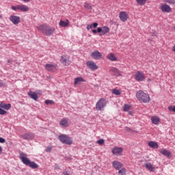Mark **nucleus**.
<instances>
[{"instance_id": "34", "label": "nucleus", "mask_w": 175, "mask_h": 175, "mask_svg": "<svg viewBox=\"0 0 175 175\" xmlns=\"http://www.w3.org/2000/svg\"><path fill=\"white\" fill-rule=\"evenodd\" d=\"M112 94H113L114 95H121V91L117 89H113Z\"/></svg>"}, {"instance_id": "19", "label": "nucleus", "mask_w": 175, "mask_h": 175, "mask_svg": "<svg viewBox=\"0 0 175 175\" xmlns=\"http://www.w3.org/2000/svg\"><path fill=\"white\" fill-rule=\"evenodd\" d=\"M91 57H92V58L94 59H99L102 58V53L98 51H96L92 53Z\"/></svg>"}, {"instance_id": "37", "label": "nucleus", "mask_w": 175, "mask_h": 175, "mask_svg": "<svg viewBox=\"0 0 175 175\" xmlns=\"http://www.w3.org/2000/svg\"><path fill=\"white\" fill-rule=\"evenodd\" d=\"M97 144H99L100 146H103V144H105V139H100L98 140Z\"/></svg>"}, {"instance_id": "52", "label": "nucleus", "mask_w": 175, "mask_h": 175, "mask_svg": "<svg viewBox=\"0 0 175 175\" xmlns=\"http://www.w3.org/2000/svg\"><path fill=\"white\" fill-rule=\"evenodd\" d=\"M23 2H29V0H22Z\"/></svg>"}, {"instance_id": "12", "label": "nucleus", "mask_w": 175, "mask_h": 175, "mask_svg": "<svg viewBox=\"0 0 175 175\" xmlns=\"http://www.w3.org/2000/svg\"><path fill=\"white\" fill-rule=\"evenodd\" d=\"M160 9L163 13H170V12H172V8H170L167 4L161 3Z\"/></svg>"}, {"instance_id": "10", "label": "nucleus", "mask_w": 175, "mask_h": 175, "mask_svg": "<svg viewBox=\"0 0 175 175\" xmlns=\"http://www.w3.org/2000/svg\"><path fill=\"white\" fill-rule=\"evenodd\" d=\"M119 18H120V21L125 23L128 20V18H129V16L126 12L122 11L119 13Z\"/></svg>"}, {"instance_id": "25", "label": "nucleus", "mask_w": 175, "mask_h": 175, "mask_svg": "<svg viewBox=\"0 0 175 175\" xmlns=\"http://www.w3.org/2000/svg\"><path fill=\"white\" fill-rule=\"evenodd\" d=\"M148 145L149 146V147H150V148H158L159 145H158V142H154V141H150L148 143Z\"/></svg>"}, {"instance_id": "5", "label": "nucleus", "mask_w": 175, "mask_h": 175, "mask_svg": "<svg viewBox=\"0 0 175 175\" xmlns=\"http://www.w3.org/2000/svg\"><path fill=\"white\" fill-rule=\"evenodd\" d=\"M59 140L64 144H68L70 145L72 143H73V141H72V139L66 135H62L58 137Z\"/></svg>"}, {"instance_id": "47", "label": "nucleus", "mask_w": 175, "mask_h": 175, "mask_svg": "<svg viewBox=\"0 0 175 175\" xmlns=\"http://www.w3.org/2000/svg\"><path fill=\"white\" fill-rule=\"evenodd\" d=\"M92 33H94V34L98 32V31H96V30H95V29L92 30Z\"/></svg>"}, {"instance_id": "32", "label": "nucleus", "mask_w": 175, "mask_h": 175, "mask_svg": "<svg viewBox=\"0 0 175 175\" xmlns=\"http://www.w3.org/2000/svg\"><path fill=\"white\" fill-rule=\"evenodd\" d=\"M118 175H126V170L125 167H122L118 171Z\"/></svg>"}, {"instance_id": "27", "label": "nucleus", "mask_w": 175, "mask_h": 175, "mask_svg": "<svg viewBox=\"0 0 175 175\" xmlns=\"http://www.w3.org/2000/svg\"><path fill=\"white\" fill-rule=\"evenodd\" d=\"M18 9L21 10V12H28V10H29L28 6L25 5H18Z\"/></svg>"}, {"instance_id": "29", "label": "nucleus", "mask_w": 175, "mask_h": 175, "mask_svg": "<svg viewBox=\"0 0 175 175\" xmlns=\"http://www.w3.org/2000/svg\"><path fill=\"white\" fill-rule=\"evenodd\" d=\"M145 167L150 170V172H154V167L151 163H145Z\"/></svg>"}, {"instance_id": "46", "label": "nucleus", "mask_w": 175, "mask_h": 175, "mask_svg": "<svg viewBox=\"0 0 175 175\" xmlns=\"http://www.w3.org/2000/svg\"><path fill=\"white\" fill-rule=\"evenodd\" d=\"M63 175H70V174L68 173V171H65L62 173Z\"/></svg>"}, {"instance_id": "39", "label": "nucleus", "mask_w": 175, "mask_h": 175, "mask_svg": "<svg viewBox=\"0 0 175 175\" xmlns=\"http://www.w3.org/2000/svg\"><path fill=\"white\" fill-rule=\"evenodd\" d=\"M11 9H12V10H14L15 12L17 11V10H18V5H16V6L12 5V6L11 7Z\"/></svg>"}, {"instance_id": "16", "label": "nucleus", "mask_w": 175, "mask_h": 175, "mask_svg": "<svg viewBox=\"0 0 175 175\" xmlns=\"http://www.w3.org/2000/svg\"><path fill=\"white\" fill-rule=\"evenodd\" d=\"M46 70L49 72H55L57 70V65L55 64H46L44 66Z\"/></svg>"}, {"instance_id": "24", "label": "nucleus", "mask_w": 175, "mask_h": 175, "mask_svg": "<svg viewBox=\"0 0 175 175\" xmlns=\"http://www.w3.org/2000/svg\"><path fill=\"white\" fill-rule=\"evenodd\" d=\"M70 22L69 20L66 19L65 21L60 20L59 23V25L60 27H63L64 28L68 27V25H69Z\"/></svg>"}, {"instance_id": "14", "label": "nucleus", "mask_w": 175, "mask_h": 175, "mask_svg": "<svg viewBox=\"0 0 175 175\" xmlns=\"http://www.w3.org/2000/svg\"><path fill=\"white\" fill-rule=\"evenodd\" d=\"M59 124L62 128H68L70 125V122H69V119L68 118H62Z\"/></svg>"}, {"instance_id": "38", "label": "nucleus", "mask_w": 175, "mask_h": 175, "mask_svg": "<svg viewBox=\"0 0 175 175\" xmlns=\"http://www.w3.org/2000/svg\"><path fill=\"white\" fill-rule=\"evenodd\" d=\"M6 113V111L2 109V108H0V116H5Z\"/></svg>"}, {"instance_id": "26", "label": "nucleus", "mask_w": 175, "mask_h": 175, "mask_svg": "<svg viewBox=\"0 0 175 175\" xmlns=\"http://www.w3.org/2000/svg\"><path fill=\"white\" fill-rule=\"evenodd\" d=\"M0 107L1 109H4L5 110H10V107H12V105L10 104H5L3 102L0 103Z\"/></svg>"}, {"instance_id": "30", "label": "nucleus", "mask_w": 175, "mask_h": 175, "mask_svg": "<svg viewBox=\"0 0 175 175\" xmlns=\"http://www.w3.org/2000/svg\"><path fill=\"white\" fill-rule=\"evenodd\" d=\"M83 6L87 10H92V5L90 3L85 2Z\"/></svg>"}, {"instance_id": "22", "label": "nucleus", "mask_w": 175, "mask_h": 175, "mask_svg": "<svg viewBox=\"0 0 175 175\" xmlns=\"http://www.w3.org/2000/svg\"><path fill=\"white\" fill-rule=\"evenodd\" d=\"M27 95H29V96H30V98H31V99H33V100H38V99L39 98L38 96V94L32 91H29L28 92Z\"/></svg>"}, {"instance_id": "7", "label": "nucleus", "mask_w": 175, "mask_h": 175, "mask_svg": "<svg viewBox=\"0 0 175 175\" xmlns=\"http://www.w3.org/2000/svg\"><path fill=\"white\" fill-rule=\"evenodd\" d=\"M134 78L136 81H144V80L146 79V75H144V72L137 71L134 75Z\"/></svg>"}, {"instance_id": "42", "label": "nucleus", "mask_w": 175, "mask_h": 175, "mask_svg": "<svg viewBox=\"0 0 175 175\" xmlns=\"http://www.w3.org/2000/svg\"><path fill=\"white\" fill-rule=\"evenodd\" d=\"M86 28L88 31H90V29H92V25H88Z\"/></svg>"}, {"instance_id": "6", "label": "nucleus", "mask_w": 175, "mask_h": 175, "mask_svg": "<svg viewBox=\"0 0 175 175\" xmlns=\"http://www.w3.org/2000/svg\"><path fill=\"white\" fill-rule=\"evenodd\" d=\"M106 99L100 98L96 104V109L98 111H102L105 108V106L107 105Z\"/></svg>"}, {"instance_id": "33", "label": "nucleus", "mask_w": 175, "mask_h": 175, "mask_svg": "<svg viewBox=\"0 0 175 175\" xmlns=\"http://www.w3.org/2000/svg\"><path fill=\"white\" fill-rule=\"evenodd\" d=\"M163 2H165V3H169L170 5H175L174 0H163Z\"/></svg>"}, {"instance_id": "51", "label": "nucleus", "mask_w": 175, "mask_h": 175, "mask_svg": "<svg viewBox=\"0 0 175 175\" xmlns=\"http://www.w3.org/2000/svg\"><path fill=\"white\" fill-rule=\"evenodd\" d=\"M126 131L129 132V131H131V129L129 127H126Z\"/></svg>"}, {"instance_id": "8", "label": "nucleus", "mask_w": 175, "mask_h": 175, "mask_svg": "<svg viewBox=\"0 0 175 175\" xmlns=\"http://www.w3.org/2000/svg\"><path fill=\"white\" fill-rule=\"evenodd\" d=\"M123 151H124V148L121 147L115 146L112 149L111 152L113 155H115L116 157H121V155H122Z\"/></svg>"}, {"instance_id": "53", "label": "nucleus", "mask_w": 175, "mask_h": 175, "mask_svg": "<svg viewBox=\"0 0 175 175\" xmlns=\"http://www.w3.org/2000/svg\"><path fill=\"white\" fill-rule=\"evenodd\" d=\"M0 18H2V15L0 14Z\"/></svg>"}, {"instance_id": "48", "label": "nucleus", "mask_w": 175, "mask_h": 175, "mask_svg": "<svg viewBox=\"0 0 175 175\" xmlns=\"http://www.w3.org/2000/svg\"><path fill=\"white\" fill-rule=\"evenodd\" d=\"M2 85H3V82H2V81L0 80V87H2Z\"/></svg>"}, {"instance_id": "45", "label": "nucleus", "mask_w": 175, "mask_h": 175, "mask_svg": "<svg viewBox=\"0 0 175 175\" xmlns=\"http://www.w3.org/2000/svg\"><path fill=\"white\" fill-rule=\"evenodd\" d=\"M6 142L4 138L0 137V143H5Z\"/></svg>"}, {"instance_id": "41", "label": "nucleus", "mask_w": 175, "mask_h": 175, "mask_svg": "<svg viewBox=\"0 0 175 175\" xmlns=\"http://www.w3.org/2000/svg\"><path fill=\"white\" fill-rule=\"evenodd\" d=\"M168 109H169L170 111H174L175 112V106H174L173 107H169Z\"/></svg>"}, {"instance_id": "40", "label": "nucleus", "mask_w": 175, "mask_h": 175, "mask_svg": "<svg viewBox=\"0 0 175 175\" xmlns=\"http://www.w3.org/2000/svg\"><path fill=\"white\" fill-rule=\"evenodd\" d=\"M52 148H52L51 146H48V147L46 148V152H51Z\"/></svg>"}, {"instance_id": "2", "label": "nucleus", "mask_w": 175, "mask_h": 175, "mask_svg": "<svg viewBox=\"0 0 175 175\" xmlns=\"http://www.w3.org/2000/svg\"><path fill=\"white\" fill-rule=\"evenodd\" d=\"M37 29L46 36H51V35H53L54 32H55V28L51 27L46 24L37 27Z\"/></svg>"}, {"instance_id": "36", "label": "nucleus", "mask_w": 175, "mask_h": 175, "mask_svg": "<svg viewBox=\"0 0 175 175\" xmlns=\"http://www.w3.org/2000/svg\"><path fill=\"white\" fill-rule=\"evenodd\" d=\"M46 105H55L53 100H45Z\"/></svg>"}, {"instance_id": "1", "label": "nucleus", "mask_w": 175, "mask_h": 175, "mask_svg": "<svg viewBox=\"0 0 175 175\" xmlns=\"http://www.w3.org/2000/svg\"><path fill=\"white\" fill-rule=\"evenodd\" d=\"M19 158L24 165H26V166H29V167H31V169H38V167H39V165H38V164H36L35 162L31 161L27 157V154H25L24 152L20 153Z\"/></svg>"}, {"instance_id": "21", "label": "nucleus", "mask_w": 175, "mask_h": 175, "mask_svg": "<svg viewBox=\"0 0 175 175\" xmlns=\"http://www.w3.org/2000/svg\"><path fill=\"white\" fill-rule=\"evenodd\" d=\"M150 120L154 125H158L161 122V119L158 116H152Z\"/></svg>"}, {"instance_id": "3", "label": "nucleus", "mask_w": 175, "mask_h": 175, "mask_svg": "<svg viewBox=\"0 0 175 175\" xmlns=\"http://www.w3.org/2000/svg\"><path fill=\"white\" fill-rule=\"evenodd\" d=\"M136 98L138 100L143 102L144 103H148L150 100V96L147 93L143 92V90L137 92Z\"/></svg>"}, {"instance_id": "54", "label": "nucleus", "mask_w": 175, "mask_h": 175, "mask_svg": "<svg viewBox=\"0 0 175 175\" xmlns=\"http://www.w3.org/2000/svg\"><path fill=\"white\" fill-rule=\"evenodd\" d=\"M8 62H10V59H8Z\"/></svg>"}, {"instance_id": "31", "label": "nucleus", "mask_w": 175, "mask_h": 175, "mask_svg": "<svg viewBox=\"0 0 175 175\" xmlns=\"http://www.w3.org/2000/svg\"><path fill=\"white\" fill-rule=\"evenodd\" d=\"M136 2L137 5H139V6H144V5L147 3V0H136Z\"/></svg>"}, {"instance_id": "4", "label": "nucleus", "mask_w": 175, "mask_h": 175, "mask_svg": "<svg viewBox=\"0 0 175 175\" xmlns=\"http://www.w3.org/2000/svg\"><path fill=\"white\" fill-rule=\"evenodd\" d=\"M60 62L64 66H69L71 64L70 56L69 55H63L61 56Z\"/></svg>"}, {"instance_id": "44", "label": "nucleus", "mask_w": 175, "mask_h": 175, "mask_svg": "<svg viewBox=\"0 0 175 175\" xmlns=\"http://www.w3.org/2000/svg\"><path fill=\"white\" fill-rule=\"evenodd\" d=\"M150 35H151L152 36H157V31L151 32V33H150Z\"/></svg>"}, {"instance_id": "17", "label": "nucleus", "mask_w": 175, "mask_h": 175, "mask_svg": "<svg viewBox=\"0 0 175 175\" xmlns=\"http://www.w3.org/2000/svg\"><path fill=\"white\" fill-rule=\"evenodd\" d=\"M25 140H32L35 137V135L32 133H27L21 135Z\"/></svg>"}, {"instance_id": "18", "label": "nucleus", "mask_w": 175, "mask_h": 175, "mask_svg": "<svg viewBox=\"0 0 175 175\" xmlns=\"http://www.w3.org/2000/svg\"><path fill=\"white\" fill-rule=\"evenodd\" d=\"M10 21L11 23L14 24V25H17V24H18V23H20V17L17 16L12 15L10 17Z\"/></svg>"}, {"instance_id": "50", "label": "nucleus", "mask_w": 175, "mask_h": 175, "mask_svg": "<svg viewBox=\"0 0 175 175\" xmlns=\"http://www.w3.org/2000/svg\"><path fill=\"white\" fill-rule=\"evenodd\" d=\"M172 51H174V53H175V44H174V46L172 47Z\"/></svg>"}, {"instance_id": "23", "label": "nucleus", "mask_w": 175, "mask_h": 175, "mask_svg": "<svg viewBox=\"0 0 175 175\" xmlns=\"http://www.w3.org/2000/svg\"><path fill=\"white\" fill-rule=\"evenodd\" d=\"M85 80L81 77H77L75 79V82H74V85H77V84H80L81 83H85Z\"/></svg>"}, {"instance_id": "28", "label": "nucleus", "mask_w": 175, "mask_h": 175, "mask_svg": "<svg viewBox=\"0 0 175 175\" xmlns=\"http://www.w3.org/2000/svg\"><path fill=\"white\" fill-rule=\"evenodd\" d=\"M107 58L109 59V61H117V57L114 55V53H109L107 56Z\"/></svg>"}, {"instance_id": "49", "label": "nucleus", "mask_w": 175, "mask_h": 175, "mask_svg": "<svg viewBox=\"0 0 175 175\" xmlns=\"http://www.w3.org/2000/svg\"><path fill=\"white\" fill-rule=\"evenodd\" d=\"M2 150H3L2 146H0V155H1V154H2Z\"/></svg>"}, {"instance_id": "15", "label": "nucleus", "mask_w": 175, "mask_h": 175, "mask_svg": "<svg viewBox=\"0 0 175 175\" xmlns=\"http://www.w3.org/2000/svg\"><path fill=\"white\" fill-rule=\"evenodd\" d=\"M112 166L116 170H120L122 169L124 164L118 161H113L112 162Z\"/></svg>"}, {"instance_id": "9", "label": "nucleus", "mask_w": 175, "mask_h": 175, "mask_svg": "<svg viewBox=\"0 0 175 175\" xmlns=\"http://www.w3.org/2000/svg\"><path fill=\"white\" fill-rule=\"evenodd\" d=\"M109 31H110V29L107 27V26H104L103 27L97 28V32L100 33V36L103 35H106V33H108V32Z\"/></svg>"}, {"instance_id": "13", "label": "nucleus", "mask_w": 175, "mask_h": 175, "mask_svg": "<svg viewBox=\"0 0 175 175\" xmlns=\"http://www.w3.org/2000/svg\"><path fill=\"white\" fill-rule=\"evenodd\" d=\"M109 72L111 73H113L114 76H116L117 77H122V74L121 73V71H120L118 68L116 67H111L109 68Z\"/></svg>"}, {"instance_id": "35", "label": "nucleus", "mask_w": 175, "mask_h": 175, "mask_svg": "<svg viewBox=\"0 0 175 175\" xmlns=\"http://www.w3.org/2000/svg\"><path fill=\"white\" fill-rule=\"evenodd\" d=\"M129 109H131V105H129L126 104L123 107L124 111H128V110H129Z\"/></svg>"}, {"instance_id": "43", "label": "nucleus", "mask_w": 175, "mask_h": 175, "mask_svg": "<svg viewBox=\"0 0 175 175\" xmlns=\"http://www.w3.org/2000/svg\"><path fill=\"white\" fill-rule=\"evenodd\" d=\"M92 28H96L98 27V23H92Z\"/></svg>"}, {"instance_id": "11", "label": "nucleus", "mask_w": 175, "mask_h": 175, "mask_svg": "<svg viewBox=\"0 0 175 175\" xmlns=\"http://www.w3.org/2000/svg\"><path fill=\"white\" fill-rule=\"evenodd\" d=\"M86 65L89 69L91 70H96L97 69L99 68V66L95 64L93 61H88L86 62Z\"/></svg>"}, {"instance_id": "20", "label": "nucleus", "mask_w": 175, "mask_h": 175, "mask_svg": "<svg viewBox=\"0 0 175 175\" xmlns=\"http://www.w3.org/2000/svg\"><path fill=\"white\" fill-rule=\"evenodd\" d=\"M160 152L162 154V155H164V157H167L168 158L169 157H172V152L167 150V149L161 148L160 150Z\"/></svg>"}]
</instances>
